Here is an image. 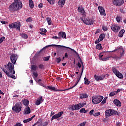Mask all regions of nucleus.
Wrapping results in <instances>:
<instances>
[{"label":"nucleus","instance_id":"0eeeda50","mask_svg":"<svg viewBox=\"0 0 126 126\" xmlns=\"http://www.w3.org/2000/svg\"><path fill=\"white\" fill-rule=\"evenodd\" d=\"M85 105H86V103H78L75 105H72L70 108H69V109L76 111L79 110V109H81V108H82V107L85 106Z\"/></svg>","mask_w":126,"mask_h":126},{"label":"nucleus","instance_id":"4be33fe9","mask_svg":"<svg viewBox=\"0 0 126 126\" xmlns=\"http://www.w3.org/2000/svg\"><path fill=\"white\" fill-rule=\"evenodd\" d=\"M113 103L117 107H121V106L122 105L121 104V101H120L118 99H115L113 101Z\"/></svg>","mask_w":126,"mask_h":126},{"label":"nucleus","instance_id":"5fc2aeb1","mask_svg":"<svg viewBox=\"0 0 126 126\" xmlns=\"http://www.w3.org/2000/svg\"><path fill=\"white\" fill-rule=\"evenodd\" d=\"M107 99H108V97H105L104 99L102 101L101 104H106V103L107 102Z\"/></svg>","mask_w":126,"mask_h":126},{"label":"nucleus","instance_id":"ddd939ff","mask_svg":"<svg viewBox=\"0 0 126 126\" xmlns=\"http://www.w3.org/2000/svg\"><path fill=\"white\" fill-rule=\"evenodd\" d=\"M17 58H18V56L16 54H12L11 55L10 60L13 64H15V63H16V61H17Z\"/></svg>","mask_w":126,"mask_h":126},{"label":"nucleus","instance_id":"774afa93","mask_svg":"<svg viewBox=\"0 0 126 126\" xmlns=\"http://www.w3.org/2000/svg\"><path fill=\"white\" fill-rule=\"evenodd\" d=\"M38 7L39 8H43V3H40L39 5H38Z\"/></svg>","mask_w":126,"mask_h":126},{"label":"nucleus","instance_id":"603ef678","mask_svg":"<svg viewBox=\"0 0 126 126\" xmlns=\"http://www.w3.org/2000/svg\"><path fill=\"white\" fill-rule=\"evenodd\" d=\"M102 29L104 31H107L108 30V27L103 25L102 26Z\"/></svg>","mask_w":126,"mask_h":126},{"label":"nucleus","instance_id":"5701e85b","mask_svg":"<svg viewBox=\"0 0 126 126\" xmlns=\"http://www.w3.org/2000/svg\"><path fill=\"white\" fill-rule=\"evenodd\" d=\"M29 5L31 9H33L34 8V2L32 0H29Z\"/></svg>","mask_w":126,"mask_h":126},{"label":"nucleus","instance_id":"bf43d9fd","mask_svg":"<svg viewBox=\"0 0 126 126\" xmlns=\"http://www.w3.org/2000/svg\"><path fill=\"white\" fill-rule=\"evenodd\" d=\"M22 126V124L19 122H17L16 123V124L14 126Z\"/></svg>","mask_w":126,"mask_h":126},{"label":"nucleus","instance_id":"20e7f679","mask_svg":"<svg viewBox=\"0 0 126 126\" xmlns=\"http://www.w3.org/2000/svg\"><path fill=\"white\" fill-rule=\"evenodd\" d=\"M14 64H13V63H11V62H9L8 63V64L6 65H5V67H7V70H6V71H7L8 73H15V70H14Z\"/></svg>","mask_w":126,"mask_h":126},{"label":"nucleus","instance_id":"0e129e2a","mask_svg":"<svg viewBox=\"0 0 126 126\" xmlns=\"http://www.w3.org/2000/svg\"><path fill=\"white\" fill-rule=\"evenodd\" d=\"M69 89H65V90H60V89H56V90H55V91H65L66 90H69Z\"/></svg>","mask_w":126,"mask_h":126},{"label":"nucleus","instance_id":"dca6fc26","mask_svg":"<svg viewBox=\"0 0 126 126\" xmlns=\"http://www.w3.org/2000/svg\"><path fill=\"white\" fill-rule=\"evenodd\" d=\"M63 112L61 111L60 112H59L58 114L53 115L51 118V121H53V120H55L56 119H59V118L62 117V115H63Z\"/></svg>","mask_w":126,"mask_h":126},{"label":"nucleus","instance_id":"13d9d810","mask_svg":"<svg viewBox=\"0 0 126 126\" xmlns=\"http://www.w3.org/2000/svg\"><path fill=\"white\" fill-rule=\"evenodd\" d=\"M5 39V37H2L0 39V44H1L3 42V41Z\"/></svg>","mask_w":126,"mask_h":126},{"label":"nucleus","instance_id":"b1692460","mask_svg":"<svg viewBox=\"0 0 126 126\" xmlns=\"http://www.w3.org/2000/svg\"><path fill=\"white\" fill-rule=\"evenodd\" d=\"M89 18H86L85 20H84L83 18H81V21H83L86 25H89Z\"/></svg>","mask_w":126,"mask_h":126},{"label":"nucleus","instance_id":"37998d69","mask_svg":"<svg viewBox=\"0 0 126 126\" xmlns=\"http://www.w3.org/2000/svg\"><path fill=\"white\" fill-rule=\"evenodd\" d=\"M21 37L23 38V39H27V38H28L27 34L25 33H22Z\"/></svg>","mask_w":126,"mask_h":126},{"label":"nucleus","instance_id":"79ce46f5","mask_svg":"<svg viewBox=\"0 0 126 126\" xmlns=\"http://www.w3.org/2000/svg\"><path fill=\"white\" fill-rule=\"evenodd\" d=\"M117 94L116 93L115 91H113V92H110V93L109 94V96L110 97H114V96H115V95Z\"/></svg>","mask_w":126,"mask_h":126},{"label":"nucleus","instance_id":"8fccbe9b","mask_svg":"<svg viewBox=\"0 0 126 126\" xmlns=\"http://www.w3.org/2000/svg\"><path fill=\"white\" fill-rule=\"evenodd\" d=\"M85 125H86V122H84L79 124L77 126H85Z\"/></svg>","mask_w":126,"mask_h":126},{"label":"nucleus","instance_id":"cd10ccee","mask_svg":"<svg viewBox=\"0 0 126 126\" xmlns=\"http://www.w3.org/2000/svg\"><path fill=\"white\" fill-rule=\"evenodd\" d=\"M124 33H125V30L124 29H122L119 32L118 37H119L120 38H122L123 36H124Z\"/></svg>","mask_w":126,"mask_h":126},{"label":"nucleus","instance_id":"72a5a7b5","mask_svg":"<svg viewBox=\"0 0 126 126\" xmlns=\"http://www.w3.org/2000/svg\"><path fill=\"white\" fill-rule=\"evenodd\" d=\"M112 71L113 73H114V74H115V75L119 72L118 70H117V69H116L115 67H113L112 68Z\"/></svg>","mask_w":126,"mask_h":126},{"label":"nucleus","instance_id":"6ab92c4d","mask_svg":"<svg viewBox=\"0 0 126 126\" xmlns=\"http://www.w3.org/2000/svg\"><path fill=\"white\" fill-rule=\"evenodd\" d=\"M44 102V99H43V96H40V97L35 102V105L39 106L40 104H42V102Z\"/></svg>","mask_w":126,"mask_h":126},{"label":"nucleus","instance_id":"4d7b16f0","mask_svg":"<svg viewBox=\"0 0 126 126\" xmlns=\"http://www.w3.org/2000/svg\"><path fill=\"white\" fill-rule=\"evenodd\" d=\"M49 59H50V56H47L43 58L44 61H49Z\"/></svg>","mask_w":126,"mask_h":126},{"label":"nucleus","instance_id":"f03ea898","mask_svg":"<svg viewBox=\"0 0 126 126\" xmlns=\"http://www.w3.org/2000/svg\"><path fill=\"white\" fill-rule=\"evenodd\" d=\"M48 47H58V48H66V49H69V50H71V51H72L73 52H74V53H75V54H76V55L78 56V53L75 51L74 49H72V48H71L70 47H66L63 45H56V44H52V45L46 46L43 48L41 49L40 52H42L43 50H45V49H46V48H48Z\"/></svg>","mask_w":126,"mask_h":126},{"label":"nucleus","instance_id":"1a4fd4ad","mask_svg":"<svg viewBox=\"0 0 126 126\" xmlns=\"http://www.w3.org/2000/svg\"><path fill=\"white\" fill-rule=\"evenodd\" d=\"M113 115H118V111H116L113 109H108L105 112L106 117H111Z\"/></svg>","mask_w":126,"mask_h":126},{"label":"nucleus","instance_id":"412c9836","mask_svg":"<svg viewBox=\"0 0 126 126\" xmlns=\"http://www.w3.org/2000/svg\"><path fill=\"white\" fill-rule=\"evenodd\" d=\"M78 11L82 13V15H83L84 16L85 15V11H84V9H83V7H79L78 8Z\"/></svg>","mask_w":126,"mask_h":126},{"label":"nucleus","instance_id":"f3484780","mask_svg":"<svg viewBox=\"0 0 126 126\" xmlns=\"http://www.w3.org/2000/svg\"><path fill=\"white\" fill-rule=\"evenodd\" d=\"M105 77H106V75L102 76H97V75H94V79L96 81H99V80H104Z\"/></svg>","mask_w":126,"mask_h":126},{"label":"nucleus","instance_id":"3c124183","mask_svg":"<svg viewBox=\"0 0 126 126\" xmlns=\"http://www.w3.org/2000/svg\"><path fill=\"white\" fill-rule=\"evenodd\" d=\"M121 19H122V18H121V17L117 16V17L116 18V21H117L118 22H120Z\"/></svg>","mask_w":126,"mask_h":126},{"label":"nucleus","instance_id":"ea45409f","mask_svg":"<svg viewBox=\"0 0 126 126\" xmlns=\"http://www.w3.org/2000/svg\"><path fill=\"white\" fill-rule=\"evenodd\" d=\"M96 48L97 50H102V49H103L102 45L100 43L96 45Z\"/></svg>","mask_w":126,"mask_h":126},{"label":"nucleus","instance_id":"2eb2a0df","mask_svg":"<svg viewBox=\"0 0 126 126\" xmlns=\"http://www.w3.org/2000/svg\"><path fill=\"white\" fill-rule=\"evenodd\" d=\"M58 37L59 39H66V34L64 32H60L58 33Z\"/></svg>","mask_w":126,"mask_h":126},{"label":"nucleus","instance_id":"c03bdc74","mask_svg":"<svg viewBox=\"0 0 126 126\" xmlns=\"http://www.w3.org/2000/svg\"><path fill=\"white\" fill-rule=\"evenodd\" d=\"M94 23V20L93 19H89V25H91Z\"/></svg>","mask_w":126,"mask_h":126},{"label":"nucleus","instance_id":"e433bc0d","mask_svg":"<svg viewBox=\"0 0 126 126\" xmlns=\"http://www.w3.org/2000/svg\"><path fill=\"white\" fill-rule=\"evenodd\" d=\"M46 20L49 25H52V19L49 17L46 18Z\"/></svg>","mask_w":126,"mask_h":126},{"label":"nucleus","instance_id":"a18cd8bd","mask_svg":"<svg viewBox=\"0 0 126 126\" xmlns=\"http://www.w3.org/2000/svg\"><path fill=\"white\" fill-rule=\"evenodd\" d=\"M27 22H32L33 21V18L32 17H29L26 19Z\"/></svg>","mask_w":126,"mask_h":126},{"label":"nucleus","instance_id":"aec40b11","mask_svg":"<svg viewBox=\"0 0 126 126\" xmlns=\"http://www.w3.org/2000/svg\"><path fill=\"white\" fill-rule=\"evenodd\" d=\"M65 0H59L58 2V5H59L60 7H63L65 4Z\"/></svg>","mask_w":126,"mask_h":126},{"label":"nucleus","instance_id":"423d86ee","mask_svg":"<svg viewBox=\"0 0 126 126\" xmlns=\"http://www.w3.org/2000/svg\"><path fill=\"white\" fill-rule=\"evenodd\" d=\"M104 99V97L101 96H93L92 103L95 105L99 104L102 102V100Z\"/></svg>","mask_w":126,"mask_h":126},{"label":"nucleus","instance_id":"6e6552de","mask_svg":"<svg viewBox=\"0 0 126 126\" xmlns=\"http://www.w3.org/2000/svg\"><path fill=\"white\" fill-rule=\"evenodd\" d=\"M21 109H22L21 103L18 102L12 107V111L13 112H16V113H20Z\"/></svg>","mask_w":126,"mask_h":126},{"label":"nucleus","instance_id":"f257e3e1","mask_svg":"<svg viewBox=\"0 0 126 126\" xmlns=\"http://www.w3.org/2000/svg\"><path fill=\"white\" fill-rule=\"evenodd\" d=\"M20 8H22V3L20 0H15L14 2L9 7V10L13 12H14V11H17V10H19Z\"/></svg>","mask_w":126,"mask_h":126},{"label":"nucleus","instance_id":"338daca9","mask_svg":"<svg viewBox=\"0 0 126 126\" xmlns=\"http://www.w3.org/2000/svg\"><path fill=\"white\" fill-rule=\"evenodd\" d=\"M94 112V110L92 109V110H91L89 112L90 115L91 116L92 115H93V113Z\"/></svg>","mask_w":126,"mask_h":126},{"label":"nucleus","instance_id":"49530a36","mask_svg":"<svg viewBox=\"0 0 126 126\" xmlns=\"http://www.w3.org/2000/svg\"><path fill=\"white\" fill-rule=\"evenodd\" d=\"M47 1L50 4H55V0H47Z\"/></svg>","mask_w":126,"mask_h":126},{"label":"nucleus","instance_id":"052dcab7","mask_svg":"<svg viewBox=\"0 0 126 126\" xmlns=\"http://www.w3.org/2000/svg\"><path fill=\"white\" fill-rule=\"evenodd\" d=\"M56 62L58 63H61V57H59V58H56Z\"/></svg>","mask_w":126,"mask_h":126},{"label":"nucleus","instance_id":"c85d7f7f","mask_svg":"<svg viewBox=\"0 0 126 126\" xmlns=\"http://www.w3.org/2000/svg\"><path fill=\"white\" fill-rule=\"evenodd\" d=\"M45 88H46V89H49V90H51V91H56V90H57L55 87H52V86H47L45 87Z\"/></svg>","mask_w":126,"mask_h":126},{"label":"nucleus","instance_id":"09e8293b","mask_svg":"<svg viewBox=\"0 0 126 126\" xmlns=\"http://www.w3.org/2000/svg\"><path fill=\"white\" fill-rule=\"evenodd\" d=\"M110 57H106V58H101L102 61H103V62H106V61H108V60H109V59H110Z\"/></svg>","mask_w":126,"mask_h":126},{"label":"nucleus","instance_id":"393cba45","mask_svg":"<svg viewBox=\"0 0 126 126\" xmlns=\"http://www.w3.org/2000/svg\"><path fill=\"white\" fill-rule=\"evenodd\" d=\"M30 113H31L30 107H29V106H27L24 109V114H30Z\"/></svg>","mask_w":126,"mask_h":126},{"label":"nucleus","instance_id":"bb28decb","mask_svg":"<svg viewBox=\"0 0 126 126\" xmlns=\"http://www.w3.org/2000/svg\"><path fill=\"white\" fill-rule=\"evenodd\" d=\"M48 125H49V123L48 122H45L43 123H41L39 124H38V122H37V125L36 126H48Z\"/></svg>","mask_w":126,"mask_h":126},{"label":"nucleus","instance_id":"c756f323","mask_svg":"<svg viewBox=\"0 0 126 126\" xmlns=\"http://www.w3.org/2000/svg\"><path fill=\"white\" fill-rule=\"evenodd\" d=\"M35 115H33L32 117L30 118H28L27 119H25L23 121V123H28V122H30L32 121L33 119V118H35Z\"/></svg>","mask_w":126,"mask_h":126},{"label":"nucleus","instance_id":"c9c22d12","mask_svg":"<svg viewBox=\"0 0 126 126\" xmlns=\"http://www.w3.org/2000/svg\"><path fill=\"white\" fill-rule=\"evenodd\" d=\"M117 77H118V78L122 79L124 77V76H123V74L121 73L120 72L117 73L116 75H115Z\"/></svg>","mask_w":126,"mask_h":126},{"label":"nucleus","instance_id":"a211bd4d","mask_svg":"<svg viewBox=\"0 0 126 126\" xmlns=\"http://www.w3.org/2000/svg\"><path fill=\"white\" fill-rule=\"evenodd\" d=\"M98 10L100 13V15L106 16V11H105V9L102 6L98 7Z\"/></svg>","mask_w":126,"mask_h":126},{"label":"nucleus","instance_id":"39448f33","mask_svg":"<svg viewBox=\"0 0 126 126\" xmlns=\"http://www.w3.org/2000/svg\"><path fill=\"white\" fill-rule=\"evenodd\" d=\"M21 27V24L20 22L17 21L12 23H11L9 25V27L10 29L14 28L16 30L20 31V27Z\"/></svg>","mask_w":126,"mask_h":126},{"label":"nucleus","instance_id":"9d476101","mask_svg":"<svg viewBox=\"0 0 126 126\" xmlns=\"http://www.w3.org/2000/svg\"><path fill=\"white\" fill-rule=\"evenodd\" d=\"M83 70H84V65H83V66H82V71L81 72V75L80 76L79 75L77 76V81L75 83V85L72 87H70L68 89H72V88H74V87H75V86H76L77 84H78V83L79 82V80H80V78H81V76H82V74L83 73Z\"/></svg>","mask_w":126,"mask_h":126},{"label":"nucleus","instance_id":"4c0bfd02","mask_svg":"<svg viewBox=\"0 0 126 126\" xmlns=\"http://www.w3.org/2000/svg\"><path fill=\"white\" fill-rule=\"evenodd\" d=\"M84 83L86 85H89L90 83V81L88 80V79L86 78V77L84 78Z\"/></svg>","mask_w":126,"mask_h":126},{"label":"nucleus","instance_id":"7ed1b4c3","mask_svg":"<svg viewBox=\"0 0 126 126\" xmlns=\"http://www.w3.org/2000/svg\"><path fill=\"white\" fill-rule=\"evenodd\" d=\"M112 52H117V53H120V57H119L117 55L114 56H110V58H113V59H116V60H118V59H121V58L124 56V52H125V51L122 47H120L119 48L115 49L114 51H112Z\"/></svg>","mask_w":126,"mask_h":126},{"label":"nucleus","instance_id":"a19ab883","mask_svg":"<svg viewBox=\"0 0 126 126\" xmlns=\"http://www.w3.org/2000/svg\"><path fill=\"white\" fill-rule=\"evenodd\" d=\"M88 112V110H85V108H81L80 110V113H87Z\"/></svg>","mask_w":126,"mask_h":126},{"label":"nucleus","instance_id":"a878e982","mask_svg":"<svg viewBox=\"0 0 126 126\" xmlns=\"http://www.w3.org/2000/svg\"><path fill=\"white\" fill-rule=\"evenodd\" d=\"M37 69H38V66H37L36 65H32L31 66V69L32 70V72L36 71V70H37Z\"/></svg>","mask_w":126,"mask_h":126},{"label":"nucleus","instance_id":"473e14b6","mask_svg":"<svg viewBox=\"0 0 126 126\" xmlns=\"http://www.w3.org/2000/svg\"><path fill=\"white\" fill-rule=\"evenodd\" d=\"M79 58H80V62L78 63L77 66H78L79 68H81V64L82 66L83 65V62H82L81 58L80 57H79Z\"/></svg>","mask_w":126,"mask_h":126},{"label":"nucleus","instance_id":"9b49d317","mask_svg":"<svg viewBox=\"0 0 126 126\" xmlns=\"http://www.w3.org/2000/svg\"><path fill=\"white\" fill-rule=\"evenodd\" d=\"M124 1V0H112V3L115 6H122Z\"/></svg>","mask_w":126,"mask_h":126},{"label":"nucleus","instance_id":"4468645a","mask_svg":"<svg viewBox=\"0 0 126 126\" xmlns=\"http://www.w3.org/2000/svg\"><path fill=\"white\" fill-rule=\"evenodd\" d=\"M111 28L112 31H114V32H116V33H118V32L120 31V29H121V27L116 24L112 25L111 26Z\"/></svg>","mask_w":126,"mask_h":126},{"label":"nucleus","instance_id":"680f3d73","mask_svg":"<svg viewBox=\"0 0 126 126\" xmlns=\"http://www.w3.org/2000/svg\"><path fill=\"white\" fill-rule=\"evenodd\" d=\"M104 53H106V52H102V53H100V55H99V58L100 59H101V60H102V59H103V55H102V54H104Z\"/></svg>","mask_w":126,"mask_h":126},{"label":"nucleus","instance_id":"58836bf2","mask_svg":"<svg viewBox=\"0 0 126 126\" xmlns=\"http://www.w3.org/2000/svg\"><path fill=\"white\" fill-rule=\"evenodd\" d=\"M105 35L104 34H101L99 36V40L101 41H103V39H105Z\"/></svg>","mask_w":126,"mask_h":126},{"label":"nucleus","instance_id":"de8ad7c7","mask_svg":"<svg viewBox=\"0 0 126 126\" xmlns=\"http://www.w3.org/2000/svg\"><path fill=\"white\" fill-rule=\"evenodd\" d=\"M40 30L41 31V32H43V33H47V30L45 28H41Z\"/></svg>","mask_w":126,"mask_h":126},{"label":"nucleus","instance_id":"7c9ffc66","mask_svg":"<svg viewBox=\"0 0 126 126\" xmlns=\"http://www.w3.org/2000/svg\"><path fill=\"white\" fill-rule=\"evenodd\" d=\"M80 99H85L88 97L87 94H82L80 95Z\"/></svg>","mask_w":126,"mask_h":126},{"label":"nucleus","instance_id":"e2e57ef3","mask_svg":"<svg viewBox=\"0 0 126 126\" xmlns=\"http://www.w3.org/2000/svg\"><path fill=\"white\" fill-rule=\"evenodd\" d=\"M39 68H40V69H43V68H44V65L43 64H40L38 66Z\"/></svg>","mask_w":126,"mask_h":126},{"label":"nucleus","instance_id":"864d4df0","mask_svg":"<svg viewBox=\"0 0 126 126\" xmlns=\"http://www.w3.org/2000/svg\"><path fill=\"white\" fill-rule=\"evenodd\" d=\"M100 115H101L100 112H97V113L93 114V116H94V117H98V116H100Z\"/></svg>","mask_w":126,"mask_h":126},{"label":"nucleus","instance_id":"69168bd1","mask_svg":"<svg viewBox=\"0 0 126 126\" xmlns=\"http://www.w3.org/2000/svg\"><path fill=\"white\" fill-rule=\"evenodd\" d=\"M121 91H122V89H118L116 91H115V93L117 94V93H119V92H121Z\"/></svg>","mask_w":126,"mask_h":126},{"label":"nucleus","instance_id":"2f4dec72","mask_svg":"<svg viewBox=\"0 0 126 126\" xmlns=\"http://www.w3.org/2000/svg\"><path fill=\"white\" fill-rule=\"evenodd\" d=\"M23 105H24V106H26L27 107H28L27 106L29 105V101L27 99H24L23 100Z\"/></svg>","mask_w":126,"mask_h":126},{"label":"nucleus","instance_id":"f704fd0d","mask_svg":"<svg viewBox=\"0 0 126 126\" xmlns=\"http://www.w3.org/2000/svg\"><path fill=\"white\" fill-rule=\"evenodd\" d=\"M32 72L33 77L34 79H35V78H37L38 76H39V75L38 74V72H37V71H34Z\"/></svg>","mask_w":126,"mask_h":126},{"label":"nucleus","instance_id":"6e6d98bb","mask_svg":"<svg viewBox=\"0 0 126 126\" xmlns=\"http://www.w3.org/2000/svg\"><path fill=\"white\" fill-rule=\"evenodd\" d=\"M38 84H39V85H41V86H43V87H44L45 88L47 87V86H46L45 84H44V83H43V82H42L38 83Z\"/></svg>","mask_w":126,"mask_h":126},{"label":"nucleus","instance_id":"f8f14e48","mask_svg":"<svg viewBox=\"0 0 126 126\" xmlns=\"http://www.w3.org/2000/svg\"><path fill=\"white\" fill-rule=\"evenodd\" d=\"M1 69H2V70H3L4 73H5L6 75L8 76V77H11V78H12L13 79H16V77H15V75H14V74H15V73L13 74V72L11 73H8L7 71H6V69H4V68L2 67H1Z\"/></svg>","mask_w":126,"mask_h":126}]
</instances>
